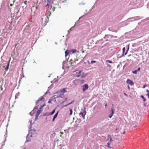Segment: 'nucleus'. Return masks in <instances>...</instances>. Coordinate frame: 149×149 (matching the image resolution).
Instances as JSON below:
<instances>
[{
	"label": "nucleus",
	"instance_id": "nucleus-1",
	"mask_svg": "<svg viewBox=\"0 0 149 149\" xmlns=\"http://www.w3.org/2000/svg\"><path fill=\"white\" fill-rule=\"evenodd\" d=\"M104 146L107 147L109 149H113L114 148L116 143L112 138V136L110 135L108 136L107 139L105 141Z\"/></svg>",
	"mask_w": 149,
	"mask_h": 149
},
{
	"label": "nucleus",
	"instance_id": "nucleus-2",
	"mask_svg": "<svg viewBox=\"0 0 149 149\" xmlns=\"http://www.w3.org/2000/svg\"><path fill=\"white\" fill-rule=\"evenodd\" d=\"M66 88H64L63 89L61 90L58 91L56 93L59 94V95H57L55 97V98H57L59 97H63V96L64 95V93L66 92V91H65Z\"/></svg>",
	"mask_w": 149,
	"mask_h": 149
},
{
	"label": "nucleus",
	"instance_id": "nucleus-3",
	"mask_svg": "<svg viewBox=\"0 0 149 149\" xmlns=\"http://www.w3.org/2000/svg\"><path fill=\"white\" fill-rule=\"evenodd\" d=\"M76 76L77 77H80L81 78H84L85 75L82 70L78 71L76 74Z\"/></svg>",
	"mask_w": 149,
	"mask_h": 149
},
{
	"label": "nucleus",
	"instance_id": "nucleus-4",
	"mask_svg": "<svg viewBox=\"0 0 149 149\" xmlns=\"http://www.w3.org/2000/svg\"><path fill=\"white\" fill-rule=\"evenodd\" d=\"M86 112L85 110L82 111L81 112L79 113V115L80 116H81L84 119L85 118V116L86 114Z\"/></svg>",
	"mask_w": 149,
	"mask_h": 149
},
{
	"label": "nucleus",
	"instance_id": "nucleus-5",
	"mask_svg": "<svg viewBox=\"0 0 149 149\" xmlns=\"http://www.w3.org/2000/svg\"><path fill=\"white\" fill-rule=\"evenodd\" d=\"M127 83L128 84H130L131 86H133L134 85V84L133 81L130 80L129 79H127Z\"/></svg>",
	"mask_w": 149,
	"mask_h": 149
},
{
	"label": "nucleus",
	"instance_id": "nucleus-6",
	"mask_svg": "<svg viewBox=\"0 0 149 149\" xmlns=\"http://www.w3.org/2000/svg\"><path fill=\"white\" fill-rule=\"evenodd\" d=\"M83 91H84L88 88V85L87 84H85L82 86Z\"/></svg>",
	"mask_w": 149,
	"mask_h": 149
},
{
	"label": "nucleus",
	"instance_id": "nucleus-7",
	"mask_svg": "<svg viewBox=\"0 0 149 149\" xmlns=\"http://www.w3.org/2000/svg\"><path fill=\"white\" fill-rule=\"evenodd\" d=\"M58 112L59 111H58L56 113V114H55L54 115L53 119H52L53 121H54L55 120V119L57 117Z\"/></svg>",
	"mask_w": 149,
	"mask_h": 149
},
{
	"label": "nucleus",
	"instance_id": "nucleus-8",
	"mask_svg": "<svg viewBox=\"0 0 149 149\" xmlns=\"http://www.w3.org/2000/svg\"><path fill=\"white\" fill-rule=\"evenodd\" d=\"M9 61L7 63V65L6 67L5 68V70L6 71H7L9 68Z\"/></svg>",
	"mask_w": 149,
	"mask_h": 149
},
{
	"label": "nucleus",
	"instance_id": "nucleus-9",
	"mask_svg": "<svg viewBox=\"0 0 149 149\" xmlns=\"http://www.w3.org/2000/svg\"><path fill=\"white\" fill-rule=\"evenodd\" d=\"M47 4L46 5H45V6L46 7L47 6L48 8H49V3H50L51 2V1L50 0L49 1V0H47Z\"/></svg>",
	"mask_w": 149,
	"mask_h": 149
},
{
	"label": "nucleus",
	"instance_id": "nucleus-10",
	"mask_svg": "<svg viewBox=\"0 0 149 149\" xmlns=\"http://www.w3.org/2000/svg\"><path fill=\"white\" fill-rule=\"evenodd\" d=\"M69 52H70L69 50H68V51L67 50L66 51H65V56L66 57L68 55V54L69 53Z\"/></svg>",
	"mask_w": 149,
	"mask_h": 149
},
{
	"label": "nucleus",
	"instance_id": "nucleus-11",
	"mask_svg": "<svg viewBox=\"0 0 149 149\" xmlns=\"http://www.w3.org/2000/svg\"><path fill=\"white\" fill-rule=\"evenodd\" d=\"M73 82L75 85H76L77 84L78 80H75L73 81Z\"/></svg>",
	"mask_w": 149,
	"mask_h": 149
},
{
	"label": "nucleus",
	"instance_id": "nucleus-12",
	"mask_svg": "<svg viewBox=\"0 0 149 149\" xmlns=\"http://www.w3.org/2000/svg\"><path fill=\"white\" fill-rule=\"evenodd\" d=\"M69 51H70V52L74 53L76 52L77 51L76 49H72L70 50H69Z\"/></svg>",
	"mask_w": 149,
	"mask_h": 149
},
{
	"label": "nucleus",
	"instance_id": "nucleus-13",
	"mask_svg": "<svg viewBox=\"0 0 149 149\" xmlns=\"http://www.w3.org/2000/svg\"><path fill=\"white\" fill-rule=\"evenodd\" d=\"M40 113L41 112L40 111L38 110L37 111L36 113V117H38Z\"/></svg>",
	"mask_w": 149,
	"mask_h": 149
},
{
	"label": "nucleus",
	"instance_id": "nucleus-14",
	"mask_svg": "<svg viewBox=\"0 0 149 149\" xmlns=\"http://www.w3.org/2000/svg\"><path fill=\"white\" fill-rule=\"evenodd\" d=\"M44 98L43 97H41V98H39L38 99V100L37 102H39V101H42V100H44Z\"/></svg>",
	"mask_w": 149,
	"mask_h": 149
},
{
	"label": "nucleus",
	"instance_id": "nucleus-15",
	"mask_svg": "<svg viewBox=\"0 0 149 149\" xmlns=\"http://www.w3.org/2000/svg\"><path fill=\"white\" fill-rule=\"evenodd\" d=\"M55 109H54L50 114V115H53L55 112Z\"/></svg>",
	"mask_w": 149,
	"mask_h": 149
},
{
	"label": "nucleus",
	"instance_id": "nucleus-16",
	"mask_svg": "<svg viewBox=\"0 0 149 149\" xmlns=\"http://www.w3.org/2000/svg\"><path fill=\"white\" fill-rule=\"evenodd\" d=\"M70 113L69 114V115H71L72 114V109H70Z\"/></svg>",
	"mask_w": 149,
	"mask_h": 149
},
{
	"label": "nucleus",
	"instance_id": "nucleus-17",
	"mask_svg": "<svg viewBox=\"0 0 149 149\" xmlns=\"http://www.w3.org/2000/svg\"><path fill=\"white\" fill-rule=\"evenodd\" d=\"M74 102V101H72V102H70V103H68V104H66V105H65V106H64V107H66V106H68V105H69V104H71L73 102Z\"/></svg>",
	"mask_w": 149,
	"mask_h": 149
},
{
	"label": "nucleus",
	"instance_id": "nucleus-18",
	"mask_svg": "<svg viewBox=\"0 0 149 149\" xmlns=\"http://www.w3.org/2000/svg\"><path fill=\"white\" fill-rule=\"evenodd\" d=\"M111 112H112L111 114L112 115H113V113H114V112L113 109V107L111 108Z\"/></svg>",
	"mask_w": 149,
	"mask_h": 149
},
{
	"label": "nucleus",
	"instance_id": "nucleus-19",
	"mask_svg": "<svg viewBox=\"0 0 149 149\" xmlns=\"http://www.w3.org/2000/svg\"><path fill=\"white\" fill-rule=\"evenodd\" d=\"M99 149H105V148L103 146H101Z\"/></svg>",
	"mask_w": 149,
	"mask_h": 149
},
{
	"label": "nucleus",
	"instance_id": "nucleus-20",
	"mask_svg": "<svg viewBox=\"0 0 149 149\" xmlns=\"http://www.w3.org/2000/svg\"><path fill=\"white\" fill-rule=\"evenodd\" d=\"M137 71L136 70H135L133 72V73L136 74H137Z\"/></svg>",
	"mask_w": 149,
	"mask_h": 149
},
{
	"label": "nucleus",
	"instance_id": "nucleus-21",
	"mask_svg": "<svg viewBox=\"0 0 149 149\" xmlns=\"http://www.w3.org/2000/svg\"><path fill=\"white\" fill-rule=\"evenodd\" d=\"M141 97L143 99V100L144 101H146V99L144 98V96L143 95H141Z\"/></svg>",
	"mask_w": 149,
	"mask_h": 149
},
{
	"label": "nucleus",
	"instance_id": "nucleus-22",
	"mask_svg": "<svg viewBox=\"0 0 149 149\" xmlns=\"http://www.w3.org/2000/svg\"><path fill=\"white\" fill-rule=\"evenodd\" d=\"M12 27L11 26H9L8 28V30L9 31H11L12 29Z\"/></svg>",
	"mask_w": 149,
	"mask_h": 149
},
{
	"label": "nucleus",
	"instance_id": "nucleus-23",
	"mask_svg": "<svg viewBox=\"0 0 149 149\" xmlns=\"http://www.w3.org/2000/svg\"><path fill=\"white\" fill-rule=\"evenodd\" d=\"M108 62L109 63H112V62L110 60H107L106 61V62Z\"/></svg>",
	"mask_w": 149,
	"mask_h": 149
},
{
	"label": "nucleus",
	"instance_id": "nucleus-24",
	"mask_svg": "<svg viewBox=\"0 0 149 149\" xmlns=\"http://www.w3.org/2000/svg\"><path fill=\"white\" fill-rule=\"evenodd\" d=\"M147 92L148 93L147 94V95L148 97H149V90H147Z\"/></svg>",
	"mask_w": 149,
	"mask_h": 149
},
{
	"label": "nucleus",
	"instance_id": "nucleus-25",
	"mask_svg": "<svg viewBox=\"0 0 149 149\" xmlns=\"http://www.w3.org/2000/svg\"><path fill=\"white\" fill-rule=\"evenodd\" d=\"M96 62V61H91V63L92 64V63H95Z\"/></svg>",
	"mask_w": 149,
	"mask_h": 149
},
{
	"label": "nucleus",
	"instance_id": "nucleus-26",
	"mask_svg": "<svg viewBox=\"0 0 149 149\" xmlns=\"http://www.w3.org/2000/svg\"><path fill=\"white\" fill-rule=\"evenodd\" d=\"M125 47H124L123 49V53L125 52Z\"/></svg>",
	"mask_w": 149,
	"mask_h": 149
},
{
	"label": "nucleus",
	"instance_id": "nucleus-27",
	"mask_svg": "<svg viewBox=\"0 0 149 149\" xmlns=\"http://www.w3.org/2000/svg\"><path fill=\"white\" fill-rule=\"evenodd\" d=\"M55 7H53V8H52V10L53 11H54L55 10Z\"/></svg>",
	"mask_w": 149,
	"mask_h": 149
},
{
	"label": "nucleus",
	"instance_id": "nucleus-28",
	"mask_svg": "<svg viewBox=\"0 0 149 149\" xmlns=\"http://www.w3.org/2000/svg\"><path fill=\"white\" fill-rule=\"evenodd\" d=\"M52 100L51 99H49L48 102V103H51Z\"/></svg>",
	"mask_w": 149,
	"mask_h": 149
},
{
	"label": "nucleus",
	"instance_id": "nucleus-29",
	"mask_svg": "<svg viewBox=\"0 0 149 149\" xmlns=\"http://www.w3.org/2000/svg\"><path fill=\"white\" fill-rule=\"evenodd\" d=\"M113 116V115H112V114L111 115H110L109 116V117L110 118H111V117H112Z\"/></svg>",
	"mask_w": 149,
	"mask_h": 149
},
{
	"label": "nucleus",
	"instance_id": "nucleus-30",
	"mask_svg": "<svg viewBox=\"0 0 149 149\" xmlns=\"http://www.w3.org/2000/svg\"><path fill=\"white\" fill-rule=\"evenodd\" d=\"M124 94L125 95V96H128V95H127V94H126V93H124Z\"/></svg>",
	"mask_w": 149,
	"mask_h": 149
},
{
	"label": "nucleus",
	"instance_id": "nucleus-31",
	"mask_svg": "<svg viewBox=\"0 0 149 149\" xmlns=\"http://www.w3.org/2000/svg\"><path fill=\"white\" fill-rule=\"evenodd\" d=\"M140 68H138V69L137 70H136L137 71V72L138 71H139L140 70Z\"/></svg>",
	"mask_w": 149,
	"mask_h": 149
},
{
	"label": "nucleus",
	"instance_id": "nucleus-32",
	"mask_svg": "<svg viewBox=\"0 0 149 149\" xmlns=\"http://www.w3.org/2000/svg\"><path fill=\"white\" fill-rule=\"evenodd\" d=\"M24 3L26 4V5L27 4V1H24Z\"/></svg>",
	"mask_w": 149,
	"mask_h": 149
},
{
	"label": "nucleus",
	"instance_id": "nucleus-33",
	"mask_svg": "<svg viewBox=\"0 0 149 149\" xmlns=\"http://www.w3.org/2000/svg\"><path fill=\"white\" fill-rule=\"evenodd\" d=\"M107 104H105V108H106L107 107Z\"/></svg>",
	"mask_w": 149,
	"mask_h": 149
},
{
	"label": "nucleus",
	"instance_id": "nucleus-34",
	"mask_svg": "<svg viewBox=\"0 0 149 149\" xmlns=\"http://www.w3.org/2000/svg\"><path fill=\"white\" fill-rule=\"evenodd\" d=\"M81 81L82 83H83L84 82V80H82Z\"/></svg>",
	"mask_w": 149,
	"mask_h": 149
},
{
	"label": "nucleus",
	"instance_id": "nucleus-35",
	"mask_svg": "<svg viewBox=\"0 0 149 149\" xmlns=\"http://www.w3.org/2000/svg\"><path fill=\"white\" fill-rule=\"evenodd\" d=\"M107 66L109 67V68H110L111 67V65H110L109 64H107Z\"/></svg>",
	"mask_w": 149,
	"mask_h": 149
},
{
	"label": "nucleus",
	"instance_id": "nucleus-36",
	"mask_svg": "<svg viewBox=\"0 0 149 149\" xmlns=\"http://www.w3.org/2000/svg\"><path fill=\"white\" fill-rule=\"evenodd\" d=\"M127 88H128V89L129 90H130V87H129V86H127Z\"/></svg>",
	"mask_w": 149,
	"mask_h": 149
},
{
	"label": "nucleus",
	"instance_id": "nucleus-37",
	"mask_svg": "<svg viewBox=\"0 0 149 149\" xmlns=\"http://www.w3.org/2000/svg\"><path fill=\"white\" fill-rule=\"evenodd\" d=\"M127 53V50L126 51V52L125 54V55H126Z\"/></svg>",
	"mask_w": 149,
	"mask_h": 149
},
{
	"label": "nucleus",
	"instance_id": "nucleus-38",
	"mask_svg": "<svg viewBox=\"0 0 149 149\" xmlns=\"http://www.w3.org/2000/svg\"><path fill=\"white\" fill-rule=\"evenodd\" d=\"M125 131H124L123 132V134H125Z\"/></svg>",
	"mask_w": 149,
	"mask_h": 149
},
{
	"label": "nucleus",
	"instance_id": "nucleus-39",
	"mask_svg": "<svg viewBox=\"0 0 149 149\" xmlns=\"http://www.w3.org/2000/svg\"><path fill=\"white\" fill-rule=\"evenodd\" d=\"M45 17H46L47 18V19L48 20V16H46Z\"/></svg>",
	"mask_w": 149,
	"mask_h": 149
},
{
	"label": "nucleus",
	"instance_id": "nucleus-40",
	"mask_svg": "<svg viewBox=\"0 0 149 149\" xmlns=\"http://www.w3.org/2000/svg\"><path fill=\"white\" fill-rule=\"evenodd\" d=\"M145 87H146V86H145L144 85V86H143V88H145Z\"/></svg>",
	"mask_w": 149,
	"mask_h": 149
},
{
	"label": "nucleus",
	"instance_id": "nucleus-41",
	"mask_svg": "<svg viewBox=\"0 0 149 149\" xmlns=\"http://www.w3.org/2000/svg\"><path fill=\"white\" fill-rule=\"evenodd\" d=\"M50 14H51V13H49V16H50Z\"/></svg>",
	"mask_w": 149,
	"mask_h": 149
},
{
	"label": "nucleus",
	"instance_id": "nucleus-42",
	"mask_svg": "<svg viewBox=\"0 0 149 149\" xmlns=\"http://www.w3.org/2000/svg\"><path fill=\"white\" fill-rule=\"evenodd\" d=\"M45 104H44L43 105V106H42V107H43V106H45Z\"/></svg>",
	"mask_w": 149,
	"mask_h": 149
},
{
	"label": "nucleus",
	"instance_id": "nucleus-43",
	"mask_svg": "<svg viewBox=\"0 0 149 149\" xmlns=\"http://www.w3.org/2000/svg\"><path fill=\"white\" fill-rule=\"evenodd\" d=\"M66 100H67V98H65V100L66 101Z\"/></svg>",
	"mask_w": 149,
	"mask_h": 149
},
{
	"label": "nucleus",
	"instance_id": "nucleus-44",
	"mask_svg": "<svg viewBox=\"0 0 149 149\" xmlns=\"http://www.w3.org/2000/svg\"><path fill=\"white\" fill-rule=\"evenodd\" d=\"M17 45V44L15 45V47H16Z\"/></svg>",
	"mask_w": 149,
	"mask_h": 149
},
{
	"label": "nucleus",
	"instance_id": "nucleus-45",
	"mask_svg": "<svg viewBox=\"0 0 149 149\" xmlns=\"http://www.w3.org/2000/svg\"><path fill=\"white\" fill-rule=\"evenodd\" d=\"M2 89H3V88H1V90H2Z\"/></svg>",
	"mask_w": 149,
	"mask_h": 149
},
{
	"label": "nucleus",
	"instance_id": "nucleus-46",
	"mask_svg": "<svg viewBox=\"0 0 149 149\" xmlns=\"http://www.w3.org/2000/svg\"><path fill=\"white\" fill-rule=\"evenodd\" d=\"M148 74H149V72L148 73Z\"/></svg>",
	"mask_w": 149,
	"mask_h": 149
},
{
	"label": "nucleus",
	"instance_id": "nucleus-47",
	"mask_svg": "<svg viewBox=\"0 0 149 149\" xmlns=\"http://www.w3.org/2000/svg\"><path fill=\"white\" fill-rule=\"evenodd\" d=\"M42 149H43L42 148Z\"/></svg>",
	"mask_w": 149,
	"mask_h": 149
}]
</instances>
